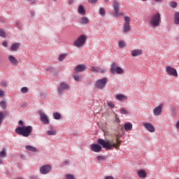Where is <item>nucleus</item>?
<instances>
[{"label": "nucleus", "instance_id": "f257e3e1", "mask_svg": "<svg viewBox=\"0 0 179 179\" xmlns=\"http://www.w3.org/2000/svg\"><path fill=\"white\" fill-rule=\"evenodd\" d=\"M115 142L117 143H114L113 141H105V140L102 138H99L97 140V143L90 145V150L94 152H101V148L107 150H113L114 148H117L120 147L121 141H120L119 138H117V139H115Z\"/></svg>", "mask_w": 179, "mask_h": 179}, {"label": "nucleus", "instance_id": "f03ea898", "mask_svg": "<svg viewBox=\"0 0 179 179\" xmlns=\"http://www.w3.org/2000/svg\"><path fill=\"white\" fill-rule=\"evenodd\" d=\"M33 127L31 126L19 127L15 129V132L19 135H22L23 137H28L32 133Z\"/></svg>", "mask_w": 179, "mask_h": 179}, {"label": "nucleus", "instance_id": "7ed1b4c3", "mask_svg": "<svg viewBox=\"0 0 179 179\" xmlns=\"http://www.w3.org/2000/svg\"><path fill=\"white\" fill-rule=\"evenodd\" d=\"M162 22V15L159 13H157L153 15L150 19V24L152 27H159L160 26V22Z\"/></svg>", "mask_w": 179, "mask_h": 179}, {"label": "nucleus", "instance_id": "20e7f679", "mask_svg": "<svg viewBox=\"0 0 179 179\" xmlns=\"http://www.w3.org/2000/svg\"><path fill=\"white\" fill-rule=\"evenodd\" d=\"M110 72L111 75H115V73H117V75H122V73H124V69L117 66V63H113L110 66Z\"/></svg>", "mask_w": 179, "mask_h": 179}, {"label": "nucleus", "instance_id": "39448f33", "mask_svg": "<svg viewBox=\"0 0 179 179\" xmlns=\"http://www.w3.org/2000/svg\"><path fill=\"white\" fill-rule=\"evenodd\" d=\"M108 83V78L104 77L101 79L97 80L95 82V87L96 89H100L101 90H103L104 87H106V85Z\"/></svg>", "mask_w": 179, "mask_h": 179}, {"label": "nucleus", "instance_id": "423d86ee", "mask_svg": "<svg viewBox=\"0 0 179 179\" xmlns=\"http://www.w3.org/2000/svg\"><path fill=\"white\" fill-rule=\"evenodd\" d=\"M70 89H71V87L69 86V85H68V83L65 82L61 83L59 87H57V92H58L59 96H62V93H64L65 90H69Z\"/></svg>", "mask_w": 179, "mask_h": 179}, {"label": "nucleus", "instance_id": "0eeeda50", "mask_svg": "<svg viewBox=\"0 0 179 179\" xmlns=\"http://www.w3.org/2000/svg\"><path fill=\"white\" fill-rule=\"evenodd\" d=\"M120 5L121 4L118 2V1L115 0L113 1V7L114 8L115 13L113 14V16H114L115 17L117 16H124V13H119Z\"/></svg>", "mask_w": 179, "mask_h": 179}, {"label": "nucleus", "instance_id": "6e6552de", "mask_svg": "<svg viewBox=\"0 0 179 179\" xmlns=\"http://www.w3.org/2000/svg\"><path fill=\"white\" fill-rule=\"evenodd\" d=\"M86 43V36L85 35H80L77 40L74 42L75 47L80 48L83 45H85Z\"/></svg>", "mask_w": 179, "mask_h": 179}, {"label": "nucleus", "instance_id": "1a4fd4ad", "mask_svg": "<svg viewBox=\"0 0 179 179\" xmlns=\"http://www.w3.org/2000/svg\"><path fill=\"white\" fill-rule=\"evenodd\" d=\"M166 72H167L170 76H175V78H177V76H178V73H177V70L170 66H166Z\"/></svg>", "mask_w": 179, "mask_h": 179}, {"label": "nucleus", "instance_id": "9d476101", "mask_svg": "<svg viewBox=\"0 0 179 179\" xmlns=\"http://www.w3.org/2000/svg\"><path fill=\"white\" fill-rule=\"evenodd\" d=\"M50 171H51V166L50 165H44L40 168V173L42 175H46Z\"/></svg>", "mask_w": 179, "mask_h": 179}, {"label": "nucleus", "instance_id": "9b49d317", "mask_svg": "<svg viewBox=\"0 0 179 179\" xmlns=\"http://www.w3.org/2000/svg\"><path fill=\"white\" fill-rule=\"evenodd\" d=\"M87 68H86V65H85L84 64H78L77 65L75 69V73H79V72H85V71H86Z\"/></svg>", "mask_w": 179, "mask_h": 179}, {"label": "nucleus", "instance_id": "f8f14e48", "mask_svg": "<svg viewBox=\"0 0 179 179\" xmlns=\"http://www.w3.org/2000/svg\"><path fill=\"white\" fill-rule=\"evenodd\" d=\"M143 126H144L145 129H147L150 133H154L155 132V128L151 123H144L143 124Z\"/></svg>", "mask_w": 179, "mask_h": 179}, {"label": "nucleus", "instance_id": "ddd939ff", "mask_svg": "<svg viewBox=\"0 0 179 179\" xmlns=\"http://www.w3.org/2000/svg\"><path fill=\"white\" fill-rule=\"evenodd\" d=\"M41 122L44 124H49V120L47 115L45 113H41Z\"/></svg>", "mask_w": 179, "mask_h": 179}, {"label": "nucleus", "instance_id": "4468645a", "mask_svg": "<svg viewBox=\"0 0 179 179\" xmlns=\"http://www.w3.org/2000/svg\"><path fill=\"white\" fill-rule=\"evenodd\" d=\"M78 13L81 16H85L86 15V10L85 9V6L83 5H80L78 8Z\"/></svg>", "mask_w": 179, "mask_h": 179}, {"label": "nucleus", "instance_id": "2eb2a0df", "mask_svg": "<svg viewBox=\"0 0 179 179\" xmlns=\"http://www.w3.org/2000/svg\"><path fill=\"white\" fill-rule=\"evenodd\" d=\"M8 60L10 61L12 65H15V66L16 65H17V64H19L17 59L15 58L13 55L8 56Z\"/></svg>", "mask_w": 179, "mask_h": 179}, {"label": "nucleus", "instance_id": "dca6fc26", "mask_svg": "<svg viewBox=\"0 0 179 179\" xmlns=\"http://www.w3.org/2000/svg\"><path fill=\"white\" fill-rule=\"evenodd\" d=\"M90 20L87 17H82L80 20H79V24H89V22Z\"/></svg>", "mask_w": 179, "mask_h": 179}, {"label": "nucleus", "instance_id": "f3484780", "mask_svg": "<svg viewBox=\"0 0 179 179\" xmlns=\"http://www.w3.org/2000/svg\"><path fill=\"white\" fill-rule=\"evenodd\" d=\"M137 174L138 178H145L147 176V173L146 172H145L144 170H138Z\"/></svg>", "mask_w": 179, "mask_h": 179}, {"label": "nucleus", "instance_id": "a211bd4d", "mask_svg": "<svg viewBox=\"0 0 179 179\" xmlns=\"http://www.w3.org/2000/svg\"><path fill=\"white\" fill-rule=\"evenodd\" d=\"M20 48V43H15L10 47V51H17Z\"/></svg>", "mask_w": 179, "mask_h": 179}, {"label": "nucleus", "instance_id": "6ab92c4d", "mask_svg": "<svg viewBox=\"0 0 179 179\" xmlns=\"http://www.w3.org/2000/svg\"><path fill=\"white\" fill-rule=\"evenodd\" d=\"M142 55V50H134L131 51L132 57H139V55Z\"/></svg>", "mask_w": 179, "mask_h": 179}, {"label": "nucleus", "instance_id": "aec40b11", "mask_svg": "<svg viewBox=\"0 0 179 179\" xmlns=\"http://www.w3.org/2000/svg\"><path fill=\"white\" fill-rule=\"evenodd\" d=\"M131 31V26L129 24H124L123 25V33H128V31Z\"/></svg>", "mask_w": 179, "mask_h": 179}, {"label": "nucleus", "instance_id": "412c9836", "mask_svg": "<svg viewBox=\"0 0 179 179\" xmlns=\"http://www.w3.org/2000/svg\"><path fill=\"white\" fill-rule=\"evenodd\" d=\"M164 106L163 103H161L153 110V113H162V108H163Z\"/></svg>", "mask_w": 179, "mask_h": 179}, {"label": "nucleus", "instance_id": "4be33fe9", "mask_svg": "<svg viewBox=\"0 0 179 179\" xmlns=\"http://www.w3.org/2000/svg\"><path fill=\"white\" fill-rule=\"evenodd\" d=\"M116 100H119V101H122L124 99H127V96L122 94H119L115 96Z\"/></svg>", "mask_w": 179, "mask_h": 179}, {"label": "nucleus", "instance_id": "5701e85b", "mask_svg": "<svg viewBox=\"0 0 179 179\" xmlns=\"http://www.w3.org/2000/svg\"><path fill=\"white\" fill-rule=\"evenodd\" d=\"M174 24H179V12H176L174 14Z\"/></svg>", "mask_w": 179, "mask_h": 179}, {"label": "nucleus", "instance_id": "b1692460", "mask_svg": "<svg viewBox=\"0 0 179 179\" xmlns=\"http://www.w3.org/2000/svg\"><path fill=\"white\" fill-rule=\"evenodd\" d=\"M132 124L131 123H126L124 124V130L131 131L132 129Z\"/></svg>", "mask_w": 179, "mask_h": 179}, {"label": "nucleus", "instance_id": "393cba45", "mask_svg": "<svg viewBox=\"0 0 179 179\" xmlns=\"http://www.w3.org/2000/svg\"><path fill=\"white\" fill-rule=\"evenodd\" d=\"M66 57H68V54L64 53L59 56L58 59L60 62H62V61H64L66 58Z\"/></svg>", "mask_w": 179, "mask_h": 179}, {"label": "nucleus", "instance_id": "a878e982", "mask_svg": "<svg viewBox=\"0 0 179 179\" xmlns=\"http://www.w3.org/2000/svg\"><path fill=\"white\" fill-rule=\"evenodd\" d=\"M26 150H28V151H31L32 152H37V149L35 148L34 147L31 146V145L26 146Z\"/></svg>", "mask_w": 179, "mask_h": 179}, {"label": "nucleus", "instance_id": "bb28decb", "mask_svg": "<svg viewBox=\"0 0 179 179\" xmlns=\"http://www.w3.org/2000/svg\"><path fill=\"white\" fill-rule=\"evenodd\" d=\"M99 15L101 16H102L103 17H104V16H106V10L104 9V8L101 7L99 8Z\"/></svg>", "mask_w": 179, "mask_h": 179}, {"label": "nucleus", "instance_id": "cd10ccee", "mask_svg": "<svg viewBox=\"0 0 179 179\" xmlns=\"http://www.w3.org/2000/svg\"><path fill=\"white\" fill-rule=\"evenodd\" d=\"M73 77L76 82H79V80H80V77L78 76V73H74Z\"/></svg>", "mask_w": 179, "mask_h": 179}, {"label": "nucleus", "instance_id": "c85d7f7f", "mask_svg": "<svg viewBox=\"0 0 179 179\" xmlns=\"http://www.w3.org/2000/svg\"><path fill=\"white\" fill-rule=\"evenodd\" d=\"M53 117H54V119L55 120H60L62 119V115L58 113H55L53 114Z\"/></svg>", "mask_w": 179, "mask_h": 179}, {"label": "nucleus", "instance_id": "c756f323", "mask_svg": "<svg viewBox=\"0 0 179 179\" xmlns=\"http://www.w3.org/2000/svg\"><path fill=\"white\" fill-rule=\"evenodd\" d=\"M0 107H1L3 110H5V108H6V101H0Z\"/></svg>", "mask_w": 179, "mask_h": 179}, {"label": "nucleus", "instance_id": "7c9ffc66", "mask_svg": "<svg viewBox=\"0 0 179 179\" xmlns=\"http://www.w3.org/2000/svg\"><path fill=\"white\" fill-rule=\"evenodd\" d=\"M7 156V153L6 152V150L3 149L0 152V157H6Z\"/></svg>", "mask_w": 179, "mask_h": 179}, {"label": "nucleus", "instance_id": "2f4dec72", "mask_svg": "<svg viewBox=\"0 0 179 179\" xmlns=\"http://www.w3.org/2000/svg\"><path fill=\"white\" fill-rule=\"evenodd\" d=\"M118 45L119 48H124V47H125V42H124V41H119Z\"/></svg>", "mask_w": 179, "mask_h": 179}, {"label": "nucleus", "instance_id": "473e14b6", "mask_svg": "<svg viewBox=\"0 0 179 179\" xmlns=\"http://www.w3.org/2000/svg\"><path fill=\"white\" fill-rule=\"evenodd\" d=\"M29 92V88H27V87H23L22 88H21V93H28Z\"/></svg>", "mask_w": 179, "mask_h": 179}, {"label": "nucleus", "instance_id": "72a5a7b5", "mask_svg": "<svg viewBox=\"0 0 179 179\" xmlns=\"http://www.w3.org/2000/svg\"><path fill=\"white\" fill-rule=\"evenodd\" d=\"M0 37H6V32L2 29H0Z\"/></svg>", "mask_w": 179, "mask_h": 179}, {"label": "nucleus", "instance_id": "f704fd0d", "mask_svg": "<svg viewBox=\"0 0 179 179\" xmlns=\"http://www.w3.org/2000/svg\"><path fill=\"white\" fill-rule=\"evenodd\" d=\"M1 86H2V87H8V82L6 80L1 81Z\"/></svg>", "mask_w": 179, "mask_h": 179}, {"label": "nucleus", "instance_id": "c9c22d12", "mask_svg": "<svg viewBox=\"0 0 179 179\" xmlns=\"http://www.w3.org/2000/svg\"><path fill=\"white\" fill-rule=\"evenodd\" d=\"M124 24H129V22H131V18L128 16L124 17Z\"/></svg>", "mask_w": 179, "mask_h": 179}, {"label": "nucleus", "instance_id": "e433bc0d", "mask_svg": "<svg viewBox=\"0 0 179 179\" xmlns=\"http://www.w3.org/2000/svg\"><path fill=\"white\" fill-rule=\"evenodd\" d=\"M170 6H171V8H177V2H176V1H171V2L170 3Z\"/></svg>", "mask_w": 179, "mask_h": 179}, {"label": "nucleus", "instance_id": "4c0bfd02", "mask_svg": "<svg viewBox=\"0 0 179 179\" xmlns=\"http://www.w3.org/2000/svg\"><path fill=\"white\" fill-rule=\"evenodd\" d=\"M108 106L110 108H114L115 107V105H114V102L113 101H108Z\"/></svg>", "mask_w": 179, "mask_h": 179}, {"label": "nucleus", "instance_id": "58836bf2", "mask_svg": "<svg viewBox=\"0 0 179 179\" xmlns=\"http://www.w3.org/2000/svg\"><path fill=\"white\" fill-rule=\"evenodd\" d=\"M47 134L48 135H56V131L52 130L47 131Z\"/></svg>", "mask_w": 179, "mask_h": 179}, {"label": "nucleus", "instance_id": "ea45409f", "mask_svg": "<svg viewBox=\"0 0 179 179\" xmlns=\"http://www.w3.org/2000/svg\"><path fill=\"white\" fill-rule=\"evenodd\" d=\"M96 159H97L98 161L104 160V159H105V157L101 156V155H99V156L96 157Z\"/></svg>", "mask_w": 179, "mask_h": 179}, {"label": "nucleus", "instance_id": "a19ab883", "mask_svg": "<svg viewBox=\"0 0 179 179\" xmlns=\"http://www.w3.org/2000/svg\"><path fill=\"white\" fill-rule=\"evenodd\" d=\"M99 0H88L89 3L94 4L97 3Z\"/></svg>", "mask_w": 179, "mask_h": 179}, {"label": "nucleus", "instance_id": "79ce46f5", "mask_svg": "<svg viewBox=\"0 0 179 179\" xmlns=\"http://www.w3.org/2000/svg\"><path fill=\"white\" fill-rule=\"evenodd\" d=\"M91 71L92 72H98L99 71V69L97 67L92 66V69H91Z\"/></svg>", "mask_w": 179, "mask_h": 179}, {"label": "nucleus", "instance_id": "37998d69", "mask_svg": "<svg viewBox=\"0 0 179 179\" xmlns=\"http://www.w3.org/2000/svg\"><path fill=\"white\" fill-rule=\"evenodd\" d=\"M66 179H76V178H74V176L71 174H68L66 175Z\"/></svg>", "mask_w": 179, "mask_h": 179}, {"label": "nucleus", "instance_id": "c03bdc74", "mask_svg": "<svg viewBox=\"0 0 179 179\" xmlns=\"http://www.w3.org/2000/svg\"><path fill=\"white\" fill-rule=\"evenodd\" d=\"M15 26H16L18 29H20V22H19V21H15Z\"/></svg>", "mask_w": 179, "mask_h": 179}, {"label": "nucleus", "instance_id": "a18cd8bd", "mask_svg": "<svg viewBox=\"0 0 179 179\" xmlns=\"http://www.w3.org/2000/svg\"><path fill=\"white\" fill-rule=\"evenodd\" d=\"M40 96H41V99H45V97H46L45 93L41 92L40 93Z\"/></svg>", "mask_w": 179, "mask_h": 179}, {"label": "nucleus", "instance_id": "49530a36", "mask_svg": "<svg viewBox=\"0 0 179 179\" xmlns=\"http://www.w3.org/2000/svg\"><path fill=\"white\" fill-rule=\"evenodd\" d=\"M128 111H129V110H128L124 108H122L120 110V113H128Z\"/></svg>", "mask_w": 179, "mask_h": 179}, {"label": "nucleus", "instance_id": "de8ad7c7", "mask_svg": "<svg viewBox=\"0 0 179 179\" xmlns=\"http://www.w3.org/2000/svg\"><path fill=\"white\" fill-rule=\"evenodd\" d=\"M2 45L3 47H8V43L6 42V41H4L3 43H2Z\"/></svg>", "mask_w": 179, "mask_h": 179}, {"label": "nucleus", "instance_id": "09e8293b", "mask_svg": "<svg viewBox=\"0 0 179 179\" xmlns=\"http://www.w3.org/2000/svg\"><path fill=\"white\" fill-rule=\"evenodd\" d=\"M28 1H29V2H30L31 3V5H34V3H36V1L37 0H28Z\"/></svg>", "mask_w": 179, "mask_h": 179}, {"label": "nucleus", "instance_id": "8fccbe9b", "mask_svg": "<svg viewBox=\"0 0 179 179\" xmlns=\"http://www.w3.org/2000/svg\"><path fill=\"white\" fill-rule=\"evenodd\" d=\"M115 122H117V124L120 123V120H119L118 117H117V115H115Z\"/></svg>", "mask_w": 179, "mask_h": 179}, {"label": "nucleus", "instance_id": "3c124183", "mask_svg": "<svg viewBox=\"0 0 179 179\" xmlns=\"http://www.w3.org/2000/svg\"><path fill=\"white\" fill-rule=\"evenodd\" d=\"M104 179H115L113 176H106Z\"/></svg>", "mask_w": 179, "mask_h": 179}, {"label": "nucleus", "instance_id": "603ef678", "mask_svg": "<svg viewBox=\"0 0 179 179\" xmlns=\"http://www.w3.org/2000/svg\"><path fill=\"white\" fill-rule=\"evenodd\" d=\"M52 69H53L52 66H50L46 69V71H47V72H49V71H51Z\"/></svg>", "mask_w": 179, "mask_h": 179}, {"label": "nucleus", "instance_id": "864d4df0", "mask_svg": "<svg viewBox=\"0 0 179 179\" xmlns=\"http://www.w3.org/2000/svg\"><path fill=\"white\" fill-rule=\"evenodd\" d=\"M3 91L0 90V97H3Z\"/></svg>", "mask_w": 179, "mask_h": 179}, {"label": "nucleus", "instance_id": "5fc2aeb1", "mask_svg": "<svg viewBox=\"0 0 179 179\" xmlns=\"http://www.w3.org/2000/svg\"><path fill=\"white\" fill-rule=\"evenodd\" d=\"M30 15H32V16H34V15H36V13H34V10H31L30 11Z\"/></svg>", "mask_w": 179, "mask_h": 179}, {"label": "nucleus", "instance_id": "6e6d98bb", "mask_svg": "<svg viewBox=\"0 0 179 179\" xmlns=\"http://www.w3.org/2000/svg\"><path fill=\"white\" fill-rule=\"evenodd\" d=\"M171 111H172V113H176V111H177V110H176L175 107H172L171 108Z\"/></svg>", "mask_w": 179, "mask_h": 179}, {"label": "nucleus", "instance_id": "4d7b16f0", "mask_svg": "<svg viewBox=\"0 0 179 179\" xmlns=\"http://www.w3.org/2000/svg\"><path fill=\"white\" fill-rule=\"evenodd\" d=\"M68 3L69 5H72V3H73V0H69Z\"/></svg>", "mask_w": 179, "mask_h": 179}, {"label": "nucleus", "instance_id": "13d9d810", "mask_svg": "<svg viewBox=\"0 0 179 179\" xmlns=\"http://www.w3.org/2000/svg\"><path fill=\"white\" fill-rule=\"evenodd\" d=\"M22 108H25V107H27V103H24L22 105Z\"/></svg>", "mask_w": 179, "mask_h": 179}, {"label": "nucleus", "instance_id": "bf43d9fd", "mask_svg": "<svg viewBox=\"0 0 179 179\" xmlns=\"http://www.w3.org/2000/svg\"><path fill=\"white\" fill-rule=\"evenodd\" d=\"M176 129H179V122L176 123Z\"/></svg>", "mask_w": 179, "mask_h": 179}, {"label": "nucleus", "instance_id": "052dcab7", "mask_svg": "<svg viewBox=\"0 0 179 179\" xmlns=\"http://www.w3.org/2000/svg\"><path fill=\"white\" fill-rule=\"evenodd\" d=\"M154 115H155V116H159V115H160V113H154Z\"/></svg>", "mask_w": 179, "mask_h": 179}, {"label": "nucleus", "instance_id": "680f3d73", "mask_svg": "<svg viewBox=\"0 0 179 179\" xmlns=\"http://www.w3.org/2000/svg\"><path fill=\"white\" fill-rule=\"evenodd\" d=\"M19 124L21 125V126L23 125V122L22 120H20Z\"/></svg>", "mask_w": 179, "mask_h": 179}, {"label": "nucleus", "instance_id": "e2e57ef3", "mask_svg": "<svg viewBox=\"0 0 179 179\" xmlns=\"http://www.w3.org/2000/svg\"><path fill=\"white\" fill-rule=\"evenodd\" d=\"M155 2H163V0H155Z\"/></svg>", "mask_w": 179, "mask_h": 179}, {"label": "nucleus", "instance_id": "0e129e2a", "mask_svg": "<svg viewBox=\"0 0 179 179\" xmlns=\"http://www.w3.org/2000/svg\"><path fill=\"white\" fill-rule=\"evenodd\" d=\"M104 2L106 3L108 2V0H104Z\"/></svg>", "mask_w": 179, "mask_h": 179}, {"label": "nucleus", "instance_id": "69168bd1", "mask_svg": "<svg viewBox=\"0 0 179 179\" xmlns=\"http://www.w3.org/2000/svg\"><path fill=\"white\" fill-rule=\"evenodd\" d=\"M38 113H43V111H41V110H39V111H38Z\"/></svg>", "mask_w": 179, "mask_h": 179}, {"label": "nucleus", "instance_id": "338daca9", "mask_svg": "<svg viewBox=\"0 0 179 179\" xmlns=\"http://www.w3.org/2000/svg\"><path fill=\"white\" fill-rule=\"evenodd\" d=\"M55 2H57V0H53Z\"/></svg>", "mask_w": 179, "mask_h": 179}, {"label": "nucleus", "instance_id": "774afa93", "mask_svg": "<svg viewBox=\"0 0 179 179\" xmlns=\"http://www.w3.org/2000/svg\"><path fill=\"white\" fill-rule=\"evenodd\" d=\"M142 1H148V0H142Z\"/></svg>", "mask_w": 179, "mask_h": 179}]
</instances>
